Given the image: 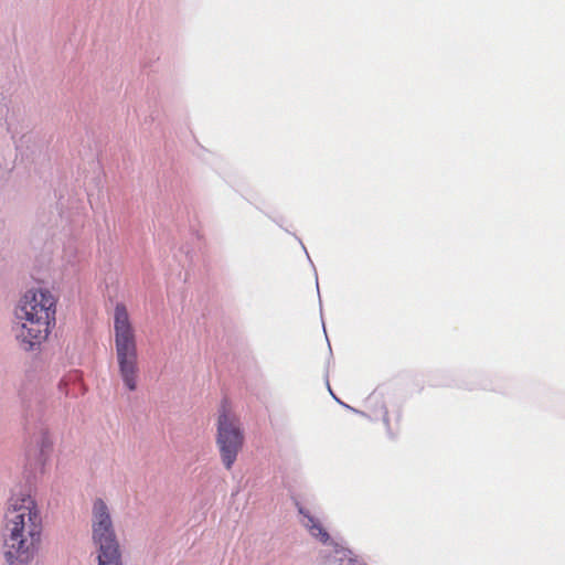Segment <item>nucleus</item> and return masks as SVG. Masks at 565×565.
I'll return each instance as SVG.
<instances>
[{
    "label": "nucleus",
    "mask_w": 565,
    "mask_h": 565,
    "mask_svg": "<svg viewBox=\"0 0 565 565\" xmlns=\"http://www.w3.org/2000/svg\"><path fill=\"white\" fill-rule=\"evenodd\" d=\"M42 533V519L30 495L12 498L3 530L4 557L10 565H26L34 556Z\"/></svg>",
    "instance_id": "obj_1"
},
{
    "label": "nucleus",
    "mask_w": 565,
    "mask_h": 565,
    "mask_svg": "<svg viewBox=\"0 0 565 565\" xmlns=\"http://www.w3.org/2000/svg\"><path fill=\"white\" fill-rule=\"evenodd\" d=\"M56 300L45 289L29 290L21 298L15 310L19 321L17 339L25 350L44 341L55 324Z\"/></svg>",
    "instance_id": "obj_2"
},
{
    "label": "nucleus",
    "mask_w": 565,
    "mask_h": 565,
    "mask_svg": "<svg viewBox=\"0 0 565 565\" xmlns=\"http://www.w3.org/2000/svg\"><path fill=\"white\" fill-rule=\"evenodd\" d=\"M115 354L124 385L130 392L137 390L139 355L137 334L127 307L117 303L114 310Z\"/></svg>",
    "instance_id": "obj_3"
},
{
    "label": "nucleus",
    "mask_w": 565,
    "mask_h": 565,
    "mask_svg": "<svg viewBox=\"0 0 565 565\" xmlns=\"http://www.w3.org/2000/svg\"><path fill=\"white\" fill-rule=\"evenodd\" d=\"M92 539L98 565H122V555L108 507L102 499L93 504Z\"/></svg>",
    "instance_id": "obj_4"
},
{
    "label": "nucleus",
    "mask_w": 565,
    "mask_h": 565,
    "mask_svg": "<svg viewBox=\"0 0 565 565\" xmlns=\"http://www.w3.org/2000/svg\"><path fill=\"white\" fill-rule=\"evenodd\" d=\"M215 441L224 467L231 470L243 449L245 436L239 418L225 403L218 411Z\"/></svg>",
    "instance_id": "obj_5"
},
{
    "label": "nucleus",
    "mask_w": 565,
    "mask_h": 565,
    "mask_svg": "<svg viewBox=\"0 0 565 565\" xmlns=\"http://www.w3.org/2000/svg\"><path fill=\"white\" fill-rule=\"evenodd\" d=\"M298 511L306 518L307 521L305 522V526L308 529L310 534L320 540L322 543L328 542L330 536L321 523L308 512H306L302 507H298Z\"/></svg>",
    "instance_id": "obj_6"
},
{
    "label": "nucleus",
    "mask_w": 565,
    "mask_h": 565,
    "mask_svg": "<svg viewBox=\"0 0 565 565\" xmlns=\"http://www.w3.org/2000/svg\"><path fill=\"white\" fill-rule=\"evenodd\" d=\"M330 565H356V558L353 553L342 546H334L332 555L329 556Z\"/></svg>",
    "instance_id": "obj_7"
},
{
    "label": "nucleus",
    "mask_w": 565,
    "mask_h": 565,
    "mask_svg": "<svg viewBox=\"0 0 565 565\" xmlns=\"http://www.w3.org/2000/svg\"><path fill=\"white\" fill-rule=\"evenodd\" d=\"M52 448V439L46 431H42L40 436V451L41 454L49 452Z\"/></svg>",
    "instance_id": "obj_8"
}]
</instances>
